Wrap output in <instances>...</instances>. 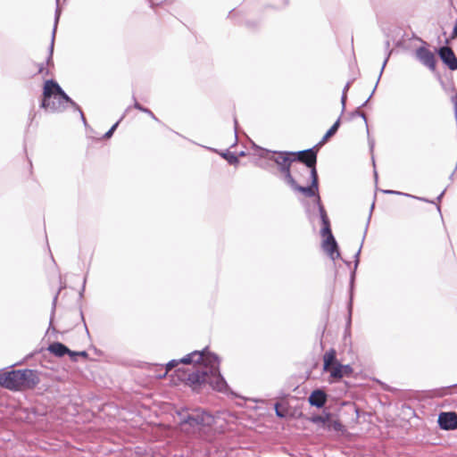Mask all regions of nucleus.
<instances>
[{"label":"nucleus","instance_id":"1","mask_svg":"<svg viewBox=\"0 0 457 457\" xmlns=\"http://www.w3.org/2000/svg\"><path fill=\"white\" fill-rule=\"evenodd\" d=\"M179 364H193L195 369L189 374L178 369L176 372H182L180 380H187L192 384L208 383L213 389L220 392L227 390V383L219 372L218 357L207 349L192 352L180 360H171L166 364L163 377Z\"/></svg>","mask_w":457,"mask_h":457},{"label":"nucleus","instance_id":"2","mask_svg":"<svg viewBox=\"0 0 457 457\" xmlns=\"http://www.w3.org/2000/svg\"><path fill=\"white\" fill-rule=\"evenodd\" d=\"M311 177H312V185L311 187H301L296 184L295 181L294 185H289L293 189L299 191L303 194H304L307 196H317V204L319 205V212L320 220L323 225V228H321V236L324 237L323 243H322V248L323 250L328 254V256L334 261L337 258L339 257V252L337 247V243L332 235L331 229H330V223L329 220L327 216L326 211L324 207L320 204V198L319 195H317L318 191V175L316 169H313L311 170Z\"/></svg>","mask_w":457,"mask_h":457},{"label":"nucleus","instance_id":"3","mask_svg":"<svg viewBox=\"0 0 457 457\" xmlns=\"http://www.w3.org/2000/svg\"><path fill=\"white\" fill-rule=\"evenodd\" d=\"M68 105L76 108L83 121H86L79 107L64 93L58 83L52 79L46 80L44 84L41 107L52 112H60L64 111Z\"/></svg>","mask_w":457,"mask_h":457},{"label":"nucleus","instance_id":"4","mask_svg":"<svg viewBox=\"0 0 457 457\" xmlns=\"http://www.w3.org/2000/svg\"><path fill=\"white\" fill-rule=\"evenodd\" d=\"M257 148L259 150L258 155L261 158L273 162L278 167L280 172L283 173L286 183L295 186V179L291 176L289 170L291 162L295 160V154L287 152H270L261 147Z\"/></svg>","mask_w":457,"mask_h":457},{"label":"nucleus","instance_id":"5","mask_svg":"<svg viewBox=\"0 0 457 457\" xmlns=\"http://www.w3.org/2000/svg\"><path fill=\"white\" fill-rule=\"evenodd\" d=\"M323 370L330 373L331 381H338L353 373V368L350 365H344L337 361L334 349H329L324 353Z\"/></svg>","mask_w":457,"mask_h":457},{"label":"nucleus","instance_id":"6","mask_svg":"<svg viewBox=\"0 0 457 457\" xmlns=\"http://www.w3.org/2000/svg\"><path fill=\"white\" fill-rule=\"evenodd\" d=\"M214 422V417L208 412L196 411L182 418L181 426L183 430H187V426L194 429L200 427H209Z\"/></svg>","mask_w":457,"mask_h":457},{"label":"nucleus","instance_id":"7","mask_svg":"<svg viewBox=\"0 0 457 457\" xmlns=\"http://www.w3.org/2000/svg\"><path fill=\"white\" fill-rule=\"evenodd\" d=\"M24 376L21 374V370H12L0 374V386L10 389V390H21L22 389L21 378Z\"/></svg>","mask_w":457,"mask_h":457},{"label":"nucleus","instance_id":"8","mask_svg":"<svg viewBox=\"0 0 457 457\" xmlns=\"http://www.w3.org/2000/svg\"><path fill=\"white\" fill-rule=\"evenodd\" d=\"M417 59L425 66L434 71L436 67L435 54L426 47H420L416 50Z\"/></svg>","mask_w":457,"mask_h":457},{"label":"nucleus","instance_id":"9","mask_svg":"<svg viewBox=\"0 0 457 457\" xmlns=\"http://www.w3.org/2000/svg\"><path fill=\"white\" fill-rule=\"evenodd\" d=\"M438 424L442 429L453 430L457 428V414L455 412H442L438 416Z\"/></svg>","mask_w":457,"mask_h":457},{"label":"nucleus","instance_id":"10","mask_svg":"<svg viewBox=\"0 0 457 457\" xmlns=\"http://www.w3.org/2000/svg\"><path fill=\"white\" fill-rule=\"evenodd\" d=\"M439 56L443 62L448 66L452 71L457 70V58L453 51L447 46H443L439 49Z\"/></svg>","mask_w":457,"mask_h":457},{"label":"nucleus","instance_id":"11","mask_svg":"<svg viewBox=\"0 0 457 457\" xmlns=\"http://www.w3.org/2000/svg\"><path fill=\"white\" fill-rule=\"evenodd\" d=\"M48 351L55 356L62 357L68 353L72 359L77 355L86 356V352H72L68 347L61 343H54L48 346Z\"/></svg>","mask_w":457,"mask_h":457},{"label":"nucleus","instance_id":"12","mask_svg":"<svg viewBox=\"0 0 457 457\" xmlns=\"http://www.w3.org/2000/svg\"><path fill=\"white\" fill-rule=\"evenodd\" d=\"M22 376L21 382L22 387H33L38 383V378L35 371L31 370H21Z\"/></svg>","mask_w":457,"mask_h":457},{"label":"nucleus","instance_id":"13","mask_svg":"<svg viewBox=\"0 0 457 457\" xmlns=\"http://www.w3.org/2000/svg\"><path fill=\"white\" fill-rule=\"evenodd\" d=\"M298 160L304 162L311 170L315 169L316 154L312 149L300 152Z\"/></svg>","mask_w":457,"mask_h":457},{"label":"nucleus","instance_id":"14","mask_svg":"<svg viewBox=\"0 0 457 457\" xmlns=\"http://www.w3.org/2000/svg\"><path fill=\"white\" fill-rule=\"evenodd\" d=\"M327 400V395L322 390H314L309 396V403L312 406L318 408L322 407Z\"/></svg>","mask_w":457,"mask_h":457},{"label":"nucleus","instance_id":"15","mask_svg":"<svg viewBox=\"0 0 457 457\" xmlns=\"http://www.w3.org/2000/svg\"><path fill=\"white\" fill-rule=\"evenodd\" d=\"M312 421L318 425H321L324 428H327L328 423H329L331 421V415L330 414L317 415V416H314L312 418Z\"/></svg>","mask_w":457,"mask_h":457},{"label":"nucleus","instance_id":"16","mask_svg":"<svg viewBox=\"0 0 457 457\" xmlns=\"http://www.w3.org/2000/svg\"><path fill=\"white\" fill-rule=\"evenodd\" d=\"M340 125V119H338L333 126L327 131V133L322 137L321 143H325L330 137H332L338 129Z\"/></svg>","mask_w":457,"mask_h":457},{"label":"nucleus","instance_id":"17","mask_svg":"<svg viewBox=\"0 0 457 457\" xmlns=\"http://www.w3.org/2000/svg\"><path fill=\"white\" fill-rule=\"evenodd\" d=\"M58 19H59V14L57 13L56 17H55V24H54V30H53L52 41H51V46H50V55L48 57V59H47V63L48 64L51 62L52 54H53V51H54V34H55V30H56V25H57V22H58Z\"/></svg>","mask_w":457,"mask_h":457},{"label":"nucleus","instance_id":"18","mask_svg":"<svg viewBox=\"0 0 457 457\" xmlns=\"http://www.w3.org/2000/svg\"><path fill=\"white\" fill-rule=\"evenodd\" d=\"M134 107H135L136 109H137V110H139V111H141V112H145V113L148 114L152 119H154V120H157V119H156V117L154 116V114L153 113V112H152V111H150V110H149V109H147V108L143 107V106H142L140 104H138L137 102H136V103L134 104Z\"/></svg>","mask_w":457,"mask_h":457},{"label":"nucleus","instance_id":"19","mask_svg":"<svg viewBox=\"0 0 457 457\" xmlns=\"http://www.w3.org/2000/svg\"><path fill=\"white\" fill-rule=\"evenodd\" d=\"M327 428L330 429L333 428L336 431H339L342 428V425L339 421L333 420L331 418V421L328 423Z\"/></svg>","mask_w":457,"mask_h":457},{"label":"nucleus","instance_id":"20","mask_svg":"<svg viewBox=\"0 0 457 457\" xmlns=\"http://www.w3.org/2000/svg\"><path fill=\"white\" fill-rule=\"evenodd\" d=\"M119 122L120 121H117L114 125H112V127L104 134V138H110L112 136L113 132L115 131L119 125Z\"/></svg>","mask_w":457,"mask_h":457},{"label":"nucleus","instance_id":"21","mask_svg":"<svg viewBox=\"0 0 457 457\" xmlns=\"http://www.w3.org/2000/svg\"><path fill=\"white\" fill-rule=\"evenodd\" d=\"M350 85L349 83H347L344 88V91H343V96H342V99H341V103H342V106H343V110L345 109V101H346V91L348 90Z\"/></svg>","mask_w":457,"mask_h":457},{"label":"nucleus","instance_id":"22","mask_svg":"<svg viewBox=\"0 0 457 457\" xmlns=\"http://www.w3.org/2000/svg\"><path fill=\"white\" fill-rule=\"evenodd\" d=\"M384 193L388 194V195H406V196H411L408 194H403L402 192L395 191V190H384Z\"/></svg>","mask_w":457,"mask_h":457},{"label":"nucleus","instance_id":"23","mask_svg":"<svg viewBox=\"0 0 457 457\" xmlns=\"http://www.w3.org/2000/svg\"><path fill=\"white\" fill-rule=\"evenodd\" d=\"M228 162L230 163H236L238 162V159L236 157V156H231L229 159H228Z\"/></svg>","mask_w":457,"mask_h":457},{"label":"nucleus","instance_id":"24","mask_svg":"<svg viewBox=\"0 0 457 457\" xmlns=\"http://www.w3.org/2000/svg\"><path fill=\"white\" fill-rule=\"evenodd\" d=\"M150 2L153 3V4H159L161 3H162L163 0H149Z\"/></svg>","mask_w":457,"mask_h":457},{"label":"nucleus","instance_id":"25","mask_svg":"<svg viewBox=\"0 0 457 457\" xmlns=\"http://www.w3.org/2000/svg\"><path fill=\"white\" fill-rule=\"evenodd\" d=\"M453 37H457V24H456V25L454 26V28H453Z\"/></svg>","mask_w":457,"mask_h":457},{"label":"nucleus","instance_id":"26","mask_svg":"<svg viewBox=\"0 0 457 457\" xmlns=\"http://www.w3.org/2000/svg\"><path fill=\"white\" fill-rule=\"evenodd\" d=\"M38 72H39V73H44V72H45V68H44L43 64H41V65L39 66V68H38Z\"/></svg>","mask_w":457,"mask_h":457},{"label":"nucleus","instance_id":"27","mask_svg":"<svg viewBox=\"0 0 457 457\" xmlns=\"http://www.w3.org/2000/svg\"><path fill=\"white\" fill-rule=\"evenodd\" d=\"M386 62H387V58H386V60L384 61L383 66H382V68H381L380 74L382 73V71H383V70H384V68H385V66H386Z\"/></svg>","mask_w":457,"mask_h":457},{"label":"nucleus","instance_id":"28","mask_svg":"<svg viewBox=\"0 0 457 457\" xmlns=\"http://www.w3.org/2000/svg\"><path fill=\"white\" fill-rule=\"evenodd\" d=\"M276 413H277V415H278V416H282V415L280 414V411H278V409L276 410Z\"/></svg>","mask_w":457,"mask_h":457},{"label":"nucleus","instance_id":"29","mask_svg":"<svg viewBox=\"0 0 457 457\" xmlns=\"http://www.w3.org/2000/svg\"><path fill=\"white\" fill-rule=\"evenodd\" d=\"M360 253H361V249H359V250H358V252H357V253H356V257H358V256H359Z\"/></svg>","mask_w":457,"mask_h":457},{"label":"nucleus","instance_id":"30","mask_svg":"<svg viewBox=\"0 0 457 457\" xmlns=\"http://www.w3.org/2000/svg\"><path fill=\"white\" fill-rule=\"evenodd\" d=\"M443 195H444V192H443L441 195H439L438 199H441V197L443 196Z\"/></svg>","mask_w":457,"mask_h":457},{"label":"nucleus","instance_id":"31","mask_svg":"<svg viewBox=\"0 0 457 457\" xmlns=\"http://www.w3.org/2000/svg\"><path fill=\"white\" fill-rule=\"evenodd\" d=\"M237 120H235V126L237 127Z\"/></svg>","mask_w":457,"mask_h":457}]
</instances>
